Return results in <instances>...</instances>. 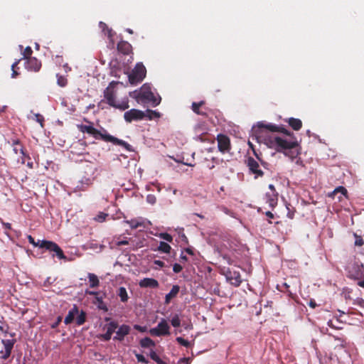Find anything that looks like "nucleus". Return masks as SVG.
I'll return each mask as SVG.
<instances>
[{
	"mask_svg": "<svg viewBox=\"0 0 364 364\" xmlns=\"http://www.w3.org/2000/svg\"><path fill=\"white\" fill-rule=\"evenodd\" d=\"M252 132L258 141H261L259 139L264 137L263 141L269 147L274 148L278 151L283 152L285 156L292 161L296 159V164L301 165L302 164L301 159L298 158L299 154V144L296 140L292 139L289 132H285L286 136H279L274 133L280 132L279 127L264 122H257V125L252 127Z\"/></svg>",
	"mask_w": 364,
	"mask_h": 364,
	"instance_id": "nucleus-1",
	"label": "nucleus"
},
{
	"mask_svg": "<svg viewBox=\"0 0 364 364\" xmlns=\"http://www.w3.org/2000/svg\"><path fill=\"white\" fill-rule=\"evenodd\" d=\"M87 122L88 124H81L77 125L78 130L82 133H87L89 135L93 136L95 139H101L107 142H111L114 144L122 146L127 151H132V146L125 141L110 135L104 128H102V130H98L93 127L92 122L88 121H87Z\"/></svg>",
	"mask_w": 364,
	"mask_h": 364,
	"instance_id": "nucleus-2",
	"label": "nucleus"
},
{
	"mask_svg": "<svg viewBox=\"0 0 364 364\" xmlns=\"http://www.w3.org/2000/svg\"><path fill=\"white\" fill-rule=\"evenodd\" d=\"M129 96L134 99L139 104H150L152 107L159 105L161 98L157 94L155 95L149 84H144L140 89L129 92Z\"/></svg>",
	"mask_w": 364,
	"mask_h": 364,
	"instance_id": "nucleus-3",
	"label": "nucleus"
},
{
	"mask_svg": "<svg viewBox=\"0 0 364 364\" xmlns=\"http://www.w3.org/2000/svg\"><path fill=\"white\" fill-rule=\"evenodd\" d=\"M105 98L111 107L119 109L120 110H125L129 108V100L127 97H124L121 101L116 100V95L114 91L109 87H107L104 92Z\"/></svg>",
	"mask_w": 364,
	"mask_h": 364,
	"instance_id": "nucleus-4",
	"label": "nucleus"
},
{
	"mask_svg": "<svg viewBox=\"0 0 364 364\" xmlns=\"http://www.w3.org/2000/svg\"><path fill=\"white\" fill-rule=\"evenodd\" d=\"M146 68L141 63H138L129 74V81L132 85L141 82L146 76Z\"/></svg>",
	"mask_w": 364,
	"mask_h": 364,
	"instance_id": "nucleus-5",
	"label": "nucleus"
},
{
	"mask_svg": "<svg viewBox=\"0 0 364 364\" xmlns=\"http://www.w3.org/2000/svg\"><path fill=\"white\" fill-rule=\"evenodd\" d=\"M149 333L153 336H164L170 335V326L165 318H161L158 325L151 328L149 331Z\"/></svg>",
	"mask_w": 364,
	"mask_h": 364,
	"instance_id": "nucleus-6",
	"label": "nucleus"
},
{
	"mask_svg": "<svg viewBox=\"0 0 364 364\" xmlns=\"http://www.w3.org/2000/svg\"><path fill=\"white\" fill-rule=\"evenodd\" d=\"M16 343V339H1L0 343V359L6 360L11 355Z\"/></svg>",
	"mask_w": 364,
	"mask_h": 364,
	"instance_id": "nucleus-7",
	"label": "nucleus"
},
{
	"mask_svg": "<svg viewBox=\"0 0 364 364\" xmlns=\"http://www.w3.org/2000/svg\"><path fill=\"white\" fill-rule=\"evenodd\" d=\"M38 247L40 248H45L50 252H54L55 255L60 259L65 258L63 250L55 242L48 240H41L39 243Z\"/></svg>",
	"mask_w": 364,
	"mask_h": 364,
	"instance_id": "nucleus-8",
	"label": "nucleus"
},
{
	"mask_svg": "<svg viewBox=\"0 0 364 364\" xmlns=\"http://www.w3.org/2000/svg\"><path fill=\"white\" fill-rule=\"evenodd\" d=\"M245 164L248 167L250 173L255 175V178L263 176L264 172L260 168L259 162L254 158L251 156L247 157L245 160Z\"/></svg>",
	"mask_w": 364,
	"mask_h": 364,
	"instance_id": "nucleus-9",
	"label": "nucleus"
},
{
	"mask_svg": "<svg viewBox=\"0 0 364 364\" xmlns=\"http://www.w3.org/2000/svg\"><path fill=\"white\" fill-rule=\"evenodd\" d=\"M124 120L131 123L133 121H140L146 118V113L144 111L132 109L129 111H127L124 114Z\"/></svg>",
	"mask_w": 364,
	"mask_h": 364,
	"instance_id": "nucleus-10",
	"label": "nucleus"
},
{
	"mask_svg": "<svg viewBox=\"0 0 364 364\" xmlns=\"http://www.w3.org/2000/svg\"><path fill=\"white\" fill-rule=\"evenodd\" d=\"M224 275L226 280L235 287H239L242 283L240 274L237 271L228 269L224 272Z\"/></svg>",
	"mask_w": 364,
	"mask_h": 364,
	"instance_id": "nucleus-11",
	"label": "nucleus"
},
{
	"mask_svg": "<svg viewBox=\"0 0 364 364\" xmlns=\"http://www.w3.org/2000/svg\"><path fill=\"white\" fill-rule=\"evenodd\" d=\"M93 178L90 177H83L79 181L77 184L73 188V193H79L81 191H85L92 184Z\"/></svg>",
	"mask_w": 364,
	"mask_h": 364,
	"instance_id": "nucleus-12",
	"label": "nucleus"
},
{
	"mask_svg": "<svg viewBox=\"0 0 364 364\" xmlns=\"http://www.w3.org/2000/svg\"><path fill=\"white\" fill-rule=\"evenodd\" d=\"M218 147L220 152L225 153L230 149V139L224 134H220L217 136Z\"/></svg>",
	"mask_w": 364,
	"mask_h": 364,
	"instance_id": "nucleus-13",
	"label": "nucleus"
},
{
	"mask_svg": "<svg viewBox=\"0 0 364 364\" xmlns=\"http://www.w3.org/2000/svg\"><path fill=\"white\" fill-rule=\"evenodd\" d=\"M131 328L127 324H122L119 327L117 328V330L115 331L116 335L114 336V340L122 341L126 336H127L130 332Z\"/></svg>",
	"mask_w": 364,
	"mask_h": 364,
	"instance_id": "nucleus-14",
	"label": "nucleus"
},
{
	"mask_svg": "<svg viewBox=\"0 0 364 364\" xmlns=\"http://www.w3.org/2000/svg\"><path fill=\"white\" fill-rule=\"evenodd\" d=\"M118 328V323L114 321H111L106 325V333L102 335L105 341H109L114 332Z\"/></svg>",
	"mask_w": 364,
	"mask_h": 364,
	"instance_id": "nucleus-15",
	"label": "nucleus"
},
{
	"mask_svg": "<svg viewBox=\"0 0 364 364\" xmlns=\"http://www.w3.org/2000/svg\"><path fill=\"white\" fill-rule=\"evenodd\" d=\"M26 68L28 70L37 72L41 67V62L36 58H29L26 59Z\"/></svg>",
	"mask_w": 364,
	"mask_h": 364,
	"instance_id": "nucleus-16",
	"label": "nucleus"
},
{
	"mask_svg": "<svg viewBox=\"0 0 364 364\" xmlns=\"http://www.w3.org/2000/svg\"><path fill=\"white\" fill-rule=\"evenodd\" d=\"M139 285L141 288H157L159 287V282L156 279L153 278H144L140 280Z\"/></svg>",
	"mask_w": 364,
	"mask_h": 364,
	"instance_id": "nucleus-17",
	"label": "nucleus"
},
{
	"mask_svg": "<svg viewBox=\"0 0 364 364\" xmlns=\"http://www.w3.org/2000/svg\"><path fill=\"white\" fill-rule=\"evenodd\" d=\"M266 203L271 208H274L277 204L278 193L277 192H267L265 195Z\"/></svg>",
	"mask_w": 364,
	"mask_h": 364,
	"instance_id": "nucleus-18",
	"label": "nucleus"
},
{
	"mask_svg": "<svg viewBox=\"0 0 364 364\" xmlns=\"http://www.w3.org/2000/svg\"><path fill=\"white\" fill-rule=\"evenodd\" d=\"M79 313L78 308L76 305H74L73 307L68 311V314L65 318L64 323L65 324H70L74 320L75 316H77Z\"/></svg>",
	"mask_w": 364,
	"mask_h": 364,
	"instance_id": "nucleus-19",
	"label": "nucleus"
},
{
	"mask_svg": "<svg viewBox=\"0 0 364 364\" xmlns=\"http://www.w3.org/2000/svg\"><path fill=\"white\" fill-rule=\"evenodd\" d=\"M338 193H341V196L338 197V200L341 201L343 197H347V190L343 186H338L334 189L331 193H329V197L334 198Z\"/></svg>",
	"mask_w": 364,
	"mask_h": 364,
	"instance_id": "nucleus-20",
	"label": "nucleus"
},
{
	"mask_svg": "<svg viewBox=\"0 0 364 364\" xmlns=\"http://www.w3.org/2000/svg\"><path fill=\"white\" fill-rule=\"evenodd\" d=\"M180 288L178 285H173L171 291L165 296V303L169 304L171 299L176 297L178 294Z\"/></svg>",
	"mask_w": 364,
	"mask_h": 364,
	"instance_id": "nucleus-21",
	"label": "nucleus"
},
{
	"mask_svg": "<svg viewBox=\"0 0 364 364\" xmlns=\"http://www.w3.org/2000/svg\"><path fill=\"white\" fill-rule=\"evenodd\" d=\"M116 294L123 303L127 302L129 298L127 289L124 287H119L116 291Z\"/></svg>",
	"mask_w": 364,
	"mask_h": 364,
	"instance_id": "nucleus-22",
	"label": "nucleus"
},
{
	"mask_svg": "<svg viewBox=\"0 0 364 364\" xmlns=\"http://www.w3.org/2000/svg\"><path fill=\"white\" fill-rule=\"evenodd\" d=\"M13 151L15 154H20L23 157L26 156L23 147L18 140H14L12 142Z\"/></svg>",
	"mask_w": 364,
	"mask_h": 364,
	"instance_id": "nucleus-23",
	"label": "nucleus"
},
{
	"mask_svg": "<svg viewBox=\"0 0 364 364\" xmlns=\"http://www.w3.org/2000/svg\"><path fill=\"white\" fill-rule=\"evenodd\" d=\"M117 49L124 54H128L131 49V45L126 41H121L117 44Z\"/></svg>",
	"mask_w": 364,
	"mask_h": 364,
	"instance_id": "nucleus-24",
	"label": "nucleus"
},
{
	"mask_svg": "<svg viewBox=\"0 0 364 364\" xmlns=\"http://www.w3.org/2000/svg\"><path fill=\"white\" fill-rule=\"evenodd\" d=\"M87 277L89 279L90 287L91 288H95V287H99L100 280H99L98 277H97V275H95L93 273H89L87 275Z\"/></svg>",
	"mask_w": 364,
	"mask_h": 364,
	"instance_id": "nucleus-25",
	"label": "nucleus"
},
{
	"mask_svg": "<svg viewBox=\"0 0 364 364\" xmlns=\"http://www.w3.org/2000/svg\"><path fill=\"white\" fill-rule=\"evenodd\" d=\"M289 124L294 129L299 130L301 128L302 122L300 119L296 118H289Z\"/></svg>",
	"mask_w": 364,
	"mask_h": 364,
	"instance_id": "nucleus-26",
	"label": "nucleus"
},
{
	"mask_svg": "<svg viewBox=\"0 0 364 364\" xmlns=\"http://www.w3.org/2000/svg\"><path fill=\"white\" fill-rule=\"evenodd\" d=\"M124 223L129 224L132 229H136L143 225L141 219H132L130 220H124Z\"/></svg>",
	"mask_w": 364,
	"mask_h": 364,
	"instance_id": "nucleus-27",
	"label": "nucleus"
},
{
	"mask_svg": "<svg viewBox=\"0 0 364 364\" xmlns=\"http://www.w3.org/2000/svg\"><path fill=\"white\" fill-rule=\"evenodd\" d=\"M140 345L142 348H151L155 346V343L150 338L146 337L140 341Z\"/></svg>",
	"mask_w": 364,
	"mask_h": 364,
	"instance_id": "nucleus-28",
	"label": "nucleus"
},
{
	"mask_svg": "<svg viewBox=\"0 0 364 364\" xmlns=\"http://www.w3.org/2000/svg\"><path fill=\"white\" fill-rule=\"evenodd\" d=\"M144 112L146 113V117L149 119L159 118L161 117V114L155 110L146 109Z\"/></svg>",
	"mask_w": 364,
	"mask_h": 364,
	"instance_id": "nucleus-29",
	"label": "nucleus"
},
{
	"mask_svg": "<svg viewBox=\"0 0 364 364\" xmlns=\"http://www.w3.org/2000/svg\"><path fill=\"white\" fill-rule=\"evenodd\" d=\"M57 77V84L58 86L61 87H64L68 84V80L65 76L61 75L60 74H56Z\"/></svg>",
	"mask_w": 364,
	"mask_h": 364,
	"instance_id": "nucleus-30",
	"label": "nucleus"
},
{
	"mask_svg": "<svg viewBox=\"0 0 364 364\" xmlns=\"http://www.w3.org/2000/svg\"><path fill=\"white\" fill-rule=\"evenodd\" d=\"M158 250L164 253H169L171 247L168 243L165 242H160Z\"/></svg>",
	"mask_w": 364,
	"mask_h": 364,
	"instance_id": "nucleus-31",
	"label": "nucleus"
},
{
	"mask_svg": "<svg viewBox=\"0 0 364 364\" xmlns=\"http://www.w3.org/2000/svg\"><path fill=\"white\" fill-rule=\"evenodd\" d=\"M86 319V314L85 311H81V312L77 314V316L76 318V323L78 326L82 325L85 322Z\"/></svg>",
	"mask_w": 364,
	"mask_h": 364,
	"instance_id": "nucleus-32",
	"label": "nucleus"
},
{
	"mask_svg": "<svg viewBox=\"0 0 364 364\" xmlns=\"http://www.w3.org/2000/svg\"><path fill=\"white\" fill-rule=\"evenodd\" d=\"M171 323L173 327H179L181 326V319L178 314H175L171 319Z\"/></svg>",
	"mask_w": 364,
	"mask_h": 364,
	"instance_id": "nucleus-33",
	"label": "nucleus"
},
{
	"mask_svg": "<svg viewBox=\"0 0 364 364\" xmlns=\"http://www.w3.org/2000/svg\"><path fill=\"white\" fill-rule=\"evenodd\" d=\"M176 341L178 342V343L186 348H189L191 346V343L187 340H185L182 337H177L176 338Z\"/></svg>",
	"mask_w": 364,
	"mask_h": 364,
	"instance_id": "nucleus-34",
	"label": "nucleus"
},
{
	"mask_svg": "<svg viewBox=\"0 0 364 364\" xmlns=\"http://www.w3.org/2000/svg\"><path fill=\"white\" fill-rule=\"evenodd\" d=\"M203 103H204V102H203V101H201V102H198V103H197V102H193V104H192V109H193V111L195 113L198 114H204V113L200 112L199 111V107H200Z\"/></svg>",
	"mask_w": 364,
	"mask_h": 364,
	"instance_id": "nucleus-35",
	"label": "nucleus"
},
{
	"mask_svg": "<svg viewBox=\"0 0 364 364\" xmlns=\"http://www.w3.org/2000/svg\"><path fill=\"white\" fill-rule=\"evenodd\" d=\"M150 357L157 364H166L158 356V355L154 351L151 352Z\"/></svg>",
	"mask_w": 364,
	"mask_h": 364,
	"instance_id": "nucleus-36",
	"label": "nucleus"
},
{
	"mask_svg": "<svg viewBox=\"0 0 364 364\" xmlns=\"http://www.w3.org/2000/svg\"><path fill=\"white\" fill-rule=\"evenodd\" d=\"M363 265H361V266H358V265L355 266V268L357 269L356 272L355 274H350V277L351 278L355 279H358L362 275V274L360 272V269L363 268Z\"/></svg>",
	"mask_w": 364,
	"mask_h": 364,
	"instance_id": "nucleus-37",
	"label": "nucleus"
},
{
	"mask_svg": "<svg viewBox=\"0 0 364 364\" xmlns=\"http://www.w3.org/2000/svg\"><path fill=\"white\" fill-rule=\"evenodd\" d=\"M33 51H32V49L30 46H27L24 50H23V58L24 59H28L30 58V56L31 55Z\"/></svg>",
	"mask_w": 364,
	"mask_h": 364,
	"instance_id": "nucleus-38",
	"label": "nucleus"
},
{
	"mask_svg": "<svg viewBox=\"0 0 364 364\" xmlns=\"http://www.w3.org/2000/svg\"><path fill=\"white\" fill-rule=\"evenodd\" d=\"M108 216V214L105 213H100L96 217L95 220L97 222L102 223L105 220L106 218Z\"/></svg>",
	"mask_w": 364,
	"mask_h": 364,
	"instance_id": "nucleus-39",
	"label": "nucleus"
},
{
	"mask_svg": "<svg viewBox=\"0 0 364 364\" xmlns=\"http://www.w3.org/2000/svg\"><path fill=\"white\" fill-rule=\"evenodd\" d=\"M159 237L161 239H163L167 242H172V240H173L172 236L170 234L166 233V232L160 233Z\"/></svg>",
	"mask_w": 364,
	"mask_h": 364,
	"instance_id": "nucleus-40",
	"label": "nucleus"
},
{
	"mask_svg": "<svg viewBox=\"0 0 364 364\" xmlns=\"http://www.w3.org/2000/svg\"><path fill=\"white\" fill-rule=\"evenodd\" d=\"M146 202L151 205H154L156 203V198L154 195L153 194H149L147 195L146 196Z\"/></svg>",
	"mask_w": 364,
	"mask_h": 364,
	"instance_id": "nucleus-41",
	"label": "nucleus"
},
{
	"mask_svg": "<svg viewBox=\"0 0 364 364\" xmlns=\"http://www.w3.org/2000/svg\"><path fill=\"white\" fill-rule=\"evenodd\" d=\"M99 26L102 30V31H104L105 29H107V36L109 37H112V30L108 29L107 25L105 23H103L102 21H100L99 23Z\"/></svg>",
	"mask_w": 364,
	"mask_h": 364,
	"instance_id": "nucleus-42",
	"label": "nucleus"
},
{
	"mask_svg": "<svg viewBox=\"0 0 364 364\" xmlns=\"http://www.w3.org/2000/svg\"><path fill=\"white\" fill-rule=\"evenodd\" d=\"M218 164V159H215V158H212V161L211 162H208L207 164H206V167L209 169H213L215 168V164Z\"/></svg>",
	"mask_w": 364,
	"mask_h": 364,
	"instance_id": "nucleus-43",
	"label": "nucleus"
},
{
	"mask_svg": "<svg viewBox=\"0 0 364 364\" xmlns=\"http://www.w3.org/2000/svg\"><path fill=\"white\" fill-rule=\"evenodd\" d=\"M18 61H16L11 65V69H12L11 77H13V78L16 77L18 75V73L15 70V67L18 65Z\"/></svg>",
	"mask_w": 364,
	"mask_h": 364,
	"instance_id": "nucleus-44",
	"label": "nucleus"
},
{
	"mask_svg": "<svg viewBox=\"0 0 364 364\" xmlns=\"http://www.w3.org/2000/svg\"><path fill=\"white\" fill-rule=\"evenodd\" d=\"M183 269V267L181 264H178V263H175L173 265V271L175 272V273H179L181 272V270Z\"/></svg>",
	"mask_w": 364,
	"mask_h": 364,
	"instance_id": "nucleus-45",
	"label": "nucleus"
},
{
	"mask_svg": "<svg viewBox=\"0 0 364 364\" xmlns=\"http://www.w3.org/2000/svg\"><path fill=\"white\" fill-rule=\"evenodd\" d=\"M134 328L139 331V332H146L147 331V327L146 326H140V325H138V324H135L134 325Z\"/></svg>",
	"mask_w": 364,
	"mask_h": 364,
	"instance_id": "nucleus-46",
	"label": "nucleus"
},
{
	"mask_svg": "<svg viewBox=\"0 0 364 364\" xmlns=\"http://www.w3.org/2000/svg\"><path fill=\"white\" fill-rule=\"evenodd\" d=\"M136 358L138 362L143 363H147V362H148L147 360L146 359V358L141 354H136Z\"/></svg>",
	"mask_w": 364,
	"mask_h": 364,
	"instance_id": "nucleus-47",
	"label": "nucleus"
},
{
	"mask_svg": "<svg viewBox=\"0 0 364 364\" xmlns=\"http://www.w3.org/2000/svg\"><path fill=\"white\" fill-rule=\"evenodd\" d=\"M28 242L35 247L38 246L39 243L41 242V240H38L37 242H36L33 237L31 235H28Z\"/></svg>",
	"mask_w": 364,
	"mask_h": 364,
	"instance_id": "nucleus-48",
	"label": "nucleus"
},
{
	"mask_svg": "<svg viewBox=\"0 0 364 364\" xmlns=\"http://www.w3.org/2000/svg\"><path fill=\"white\" fill-rule=\"evenodd\" d=\"M36 120L39 122L41 126H43V122L44 121V117L40 114H35Z\"/></svg>",
	"mask_w": 364,
	"mask_h": 364,
	"instance_id": "nucleus-49",
	"label": "nucleus"
},
{
	"mask_svg": "<svg viewBox=\"0 0 364 364\" xmlns=\"http://www.w3.org/2000/svg\"><path fill=\"white\" fill-rule=\"evenodd\" d=\"M354 304L361 307H364V299L362 298H357L355 300Z\"/></svg>",
	"mask_w": 364,
	"mask_h": 364,
	"instance_id": "nucleus-50",
	"label": "nucleus"
},
{
	"mask_svg": "<svg viewBox=\"0 0 364 364\" xmlns=\"http://www.w3.org/2000/svg\"><path fill=\"white\" fill-rule=\"evenodd\" d=\"M154 264L157 265L159 267H163L164 266V262L161 260H154Z\"/></svg>",
	"mask_w": 364,
	"mask_h": 364,
	"instance_id": "nucleus-51",
	"label": "nucleus"
},
{
	"mask_svg": "<svg viewBox=\"0 0 364 364\" xmlns=\"http://www.w3.org/2000/svg\"><path fill=\"white\" fill-rule=\"evenodd\" d=\"M363 243H364L363 240L360 237L356 239V240L355 242V245H358V246H362L363 245Z\"/></svg>",
	"mask_w": 364,
	"mask_h": 364,
	"instance_id": "nucleus-52",
	"label": "nucleus"
},
{
	"mask_svg": "<svg viewBox=\"0 0 364 364\" xmlns=\"http://www.w3.org/2000/svg\"><path fill=\"white\" fill-rule=\"evenodd\" d=\"M309 306L310 307L314 309L317 306V304H316V301L314 300L311 299L309 303Z\"/></svg>",
	"mask_w": 364,
	"mask_h": 364,
	"instance_id": "nucleus-53",
	"label": "nucleus"
},
{
	"mask_svg": "<svg viewBox=\"0 0 364 364\" xmlns=\"http://www.w3.org/2000/svg\"><path fill=\"white\" fill-rule=\"evenodd\" d=\"M1 223H2V225H3L5 228H6V229H11V224H10V223H5V222H3V221L1 222Z\"/></svg>",
	"mask_w": 364,
	"mask_h": 364,
	"instance_id": "nucleus-54",
	"label": "nucleus"
},
{
	"mask_svg": "<svg viewBox=\"0 0 364 364\" xmlns=\"http://www.w3.org/2000/svg\"><path fill=\"white\" fill-rule=\"evenodd\" d=\"M60 321H61V317H60V316H59V317L58 318L57 321H55V323H53V324L52 325V328H54L57 327V326L58 325V323H59Z\"/></svg>",
	"mask_w": 364,
	"mask_h": 364,
	"instance_id": "nucleus-55",
	"label": "nucleus"
},
{
	"mask_svg": "<svg viewBox=\"0 0 364 364\" xmlns=\"http://www.w3.org/2000/svg\"><path fill=\"white\" fill-rule=\"evenodd\" d=\"M117 245H128V241L127 240H121V241H119L117 242Z\"/></svg>",
	"mask_w": 364,
	"mask_h": 364,
	"instance_id": "nucleus-56",
	"label": "nucleus"
},
{
	"mask_svg": "<svg viewBox=\"0 0 364 364\" xmlns=\"http://www.w3.org/2000/svg\"><path fill=\"white\" fill-rule=\"evenodd\" d=\"M63 68H64L65 71L66 73H68V72L71 70V68L68 66V65L67 63L63 65Z\"/></svg>",
	"mask_w": 364,
	"mask_h": 364,
	"instance_id": "nucleus-57",
	"label": "nucleus"
},
{
	"mask_svg": "<svg viewBox=\"0 0 364 364\" xmlns=\"http://www.w3.org/2000/svg\"><path fill=\"white\" fill-rule=\"evenodd\" d=\"M269 189L270 190L269 192H277L274 185H272V184L269 185Z\"/></svg>",
	"mask_w": 364,
	"mask_h": 364,
	"instance_id": "nucleus-58",
	"label": "nucleus"
},
{
	"mask_svg": "<svg viewBox=\"0 0 364 364\" xmlns=\"http://www.w3.org/2000/svg\"><path fill=\"white\" fill-rule=\"evenodd\" d=\"M86 293L89 295H92V296H95V295H97V291H86Z\"/></svg>",
	"mask_w": 364,
	"mask_h": 364,
	"instance_id": "nucleus-59",
	"label": "nucleus"
},
{
	"mask_svg": "<svg viewBox=\"0 0 364 364\" xmlns=\"http://www.w3.org/2000/svg\"><path fill=\"white\" fill-rule=\"evenodd\" d=\"M188 360H189L188 358H183V359H181L180 362L185 363V364H188Z\"/></svg>",
	"mask_w": 364,
	"mask_h": 364,
	"instance_id": "nucleus-60",
	"label": "nucleus"
},
{
	"mask_svg": "<svg viewBox=\"0 0 364 364\" xmlns=\"http://www.w3.org/2000/svg\"><path fill=\"white\" fill-rule=\"evenodd\" d=\"M358 285L360 287H363L364 288V279L363 280H361V281H359L358 282Z\"/></svg>",
	"mask_w": 364,
	"mask_h": 364,
	"instance_id": "nucleus-61",
	"label": "nucleus"
},
{
	"mask_svg": "<svg viewBox=\"0 0 364 364\" xmlns=\"http://www.w3.org/2000/svg\"><path fill=\"white\" fill-rule=\"evenodd\" d=\"M266 215L270 218H272L274 217V215L270 211H267L266 213Z\"/></svg>",
	"mask_w": 364,
	"mask_h": 364,
	"instance_id": "nucleus-62",
	"label": "nucleus"
},
{
	"mask_svg": "<svg viewBox=\"0 0 364 364\" xmlns=\"http://www.w3.org/2000/svg\"><path fill=\"white\" fill-rule=\"evenodd\" d=\"M258 160L261 162L262 165L266 168V166L267 165V164L264 161H263L260 158H258Z\"/></svg>",
	"mask_w": 364,
	"mask_h": 364,
	"instance_id": "nucleus-63",
	"label": "nucleus"
},
{
	"mask_svg": "<svg viewBox=\"0 0 364 364\" xmlns=\"http://www.w3.org/2000/svg\"><path fill=\"white\" fill-rule=\"evenodd\" d=\"M287 215L289 218L292 219L294 217V213L289 212Z\"/></svg>",
	"mask_w": 364,
	"mask_h": 364,
	"instance_id": "nucleus-64",
	"label": "nucleus"
}]
</instances>
